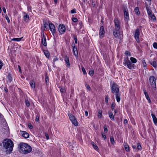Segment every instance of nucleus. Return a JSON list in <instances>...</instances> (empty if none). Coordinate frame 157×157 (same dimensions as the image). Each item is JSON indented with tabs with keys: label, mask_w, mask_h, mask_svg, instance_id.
<instances>
[{
	"label": "nucleus",
	"mask_w": 157,
	"mask_h": 157,
	"mask_svg": "<svg viewBox=\"0 0 157 157\" xmlns=\"http://www.w3.org/2000/svg\"><path fill=\"white\" fill-rule=\"evenodd\" d=\"M45 136L47 140H49V136L47 133H45Z\"/></svg>",
	"instance_id": "53"
},
{
	"label": "nucleus",
	"mask_w": 157,
	"mask_h": 157,
	"mask_svg": "<svg viewBox=\"0 0 157 157\" xmlns=\"http://www.w3.org/2000/svg\"><path fill=\"white\" fill-rule=\"evenodd\" d=\"M44 53L47 58H48L49 57V53L48 51H44Z\"/></svg>",
	"instance_id": "32"
},
{
	"label": "nucleus",
	"mask_w": 157,
	"mask_h": 157,
	"mask_svg": "<svg viewBox=\"0 0 157 157\" xmlns=\"http://www.w3.org/2000/svg\"><path fill=\"white\" fill-rule=\"evenodd\" d=\"M111 90L113 94H115L119 93V89L118 86L114 82H113L112 84H111Z\"/></svg>",
	"instance_id": "5"
},
{
	"label": "nucleus",
	"mask_w": 157,
	"mask_h": 157,
	"mask_svg": "<svg viewBox=\"0 0 157 157\" xmlns=\"http://www.w3.org/2000/svg\"><path fill=\"white\" fill-rule=\"evenodd\" d=\"M85 86H86V89L90 91L91 90V88L90 87V86L88 85H87L86 84V85H85Z\"/></svg>",
	"instance_id": "40"
},
{
	"label": "nucleus",
	"mask_w": 157,
	"mask_h": 157,
	"mask_svg": "<svg viewBox=\"0 0 157 157\" xmlns=\"http://www.w3.org/2000/svg\"><path fill=\"white\" fill-rule=\"evenodd\" d=\"M20 151L23 154H26L30 152L32 150L31 147L26 143H21L19 144Z\"/></svg>",
	"instance_id": "2"
},
{
	"label": "nucleus",
	"mask_w": 157,
	"mask_h": 157,
	"mask_svg": "<svg viewBox=\"0 0 157 157\" xmlns=\"http://www.w3.org/2000/svg\"><path fill=\"white\" fill-rule=\"evenodd\" d=\"M105 33V32L104 27L103 26H101L99 30V35L101 38L103 36Z\"/></svg>",
	"instance_id": "10"
},
{
	"label": "nucleus",
	"mask_w": 157,
	"mask_h": 157,
	"mask_svg": "<svg viewBox=\"0 0 157 157\" xmlns=\"http://www.w3.org/2000/svg\"><path fill=\"white\" fill-rule=\"evenodd\" d=\"M153 46L155 48L157 49V43L155 42L153 44Z\"/></svg>",
	"instance_id": "42"
},
{
	"label": "nucleus",
	"mask_w": 157,
	"mask_h": 157,
	"mask_svg": "<svg viewBox=\"0 0 157 157\" xmlns=\"http://www.w3.org/2000/svg\"><path fill=\"white\" fill-rule=\"evenodd\" d=\"M123 64L129 69L132 70L135 68V65L131 62L128 57L124 58Z\"/></svg>",
	"instance_id": "4"
},
{
	"label": "nucleus",
	"mask_w": 157,
	"mask_h": 157,
	"mask_svg": "<svg viewBox=\"0 0 157 157\" xmlns=\"http://www.w3.org/2000/svg\"><path fill=\"white\" fill-rule=\"evenodd\" d=\"M24 17L23 18L24 20L27 22L29 19V16L27 13H26L25 12H24Z\"/></svg>",
	"instance_id": "15"
},
{
	"label": "nucleus",
	"mask_w": 157,
	"mask_h": 157,
	"mask_svg": "<svg viewBox=\"0 0 157 157\" xmlns=\"http://www.w3.org/2000/svg\"><path fill=\"white\" fill-rule=\"evenodd\" d=\"M3 66V63L0 60V70H1L2 68V67Z\"/></svg>",
	"instance_id": "56"
},
{
	"label": "nucleus",
	"mask_w": 157,
	"mask_h": 157,
	"mask_svg": "<svg viewBox=\"0 0 157 157\" xmlns=\"http://www.w3.org/2000/svg\"><path fill=\"white\" fill-rule=\"evenodd\" d=\"M91 144L92 145L93 147L96 151H98V148L97 145L94 143L93 142H91Z\"/></svg>",
	"instance_id": "21"
},
{
	"label": "nucleus",
	"mask_w": 157,
	"mask_h": 157,
	"mask_svg": "<svg viewBox=\"0 0 157 157\" xmlns=\"http://www.w3.org/2000/svg\"><path fill=\"white\" fill-rule=\"evenodd\" d=\"M3 147L6 150V151H8V153H10L13 151V143L9 139H6L4 140L3 142Z\"/></svg>",
	"instance_id": "1"
},
{
	"label": "nucleus",
	"mask_w": 157,
	"mask_h": 157,
	"mask_svg": "<svg viewBox=\"0 0 157 157\" xmlns=\"http://www.w3.org/2000/svg\"><path fill=\"white\" fill-rule=\"evenodd\" d=\"M124 124L125 125L128 124V121L127 119H125L124 121Z\"/></svg>",
	"instance_id": "45"
},
{
	"label": "nucleus",
	"mask_w": 157,
	"mask_h": 157,
	"mask_svg": "<svg viewBox=\"0 0 157 157\" xmlns=\"http://www.w3.org/2000/svg\"><path fill=\"white\" fill-rule=\"evenodd\" d=\"M151 115L153 118V122L155 124L157 123V118L155 114L153 113L151 114Z\"/></svg>",
	"instance_id": "20"
},
{
	"label": "nucleus",
	"mask_w": 157,
	"mask_h": 157,
	"mask_svg": "<svg viewBox=\"0 0 157 157\" xmlns=\"http://www.w3.org/2000/svg\"><path fill=\"white\" fill-rule=\"evenodd\" d=\"M21 134L22 136L25 138H29V136L28 133L24 131L21 132Z\"/></svg>",
	"instance_id": "14"
},
{
	"label": "nucleus",
	"mask_w": 157,
	"mask_h": 157,
	"mask_svg": "<svg viewBox=\"0 0 157 157\" xmlns=\"http://www.w3.org/2000/svg\"><path fill=\"white\" fill-rule=\"evenodd\" d=\"M58 60V58L57 57H56L54 58V62L55 61H57V60Z\"/></svg>",
	"instance_id": "61"
},
{
	"label": "nucleus",
	"mask_w": 157,
	"mask_h": 157,
	"mask_svg": "<svg viewBox=\"0 0 157 157\" xmlns=\"http://www.w3.org/2000/svg\"><path fill=\"white\" fill-rule=\"evenodd\" d=\"M115 95L116 96V99L117 101V102H119L121 100L120 98V95L121 94H120L119 93L115 94Z\"/></svg>",
	"instance_id": "19"
},
{
	"label": "nucleus",
	"mask_w": 157,
	"mask_h": 157,
	"mask_svg": "<svg viewBox=\"0 0 157 157\" xmlns=\"http://www.w3.org/2000/svg\"><path fill=\"white\" fill-rule=\"evenodd\" d=\"M140 35V30L139 29H136L135 31L134 34V37L138 42L140 41L139 36Z\"/></svg>",
	"instance_id": "8"
},
{
	"label": "nucleus",
	"mask_w": 157,
	"mask_h": 157,
	"mask_svg": "<svg viewBox=\"0 0 157 157\" xmlns=\"http://www.w3.org/2000/svg\"><path fill=\"white\" fill-rule=\"evenodd\" d=\"M94 71L93 70H90L89 72V74L91 75L94 74Z\"/></svg>",
	"instance_id": "51"
},
{
	"label": "nucleus",
	"mask_w": 157,
	"mask_h": 157,
	"mask_svg": "<svg viewBox=\"0 0 157 157\" xmlns=\"http://www.w3.org/2000/svg\"><path fill=\"white\" fill-rule=\"evenodd\" d=\"M7 78L8 80L10 81V82H11L12 80V78L11 75L10 74H9L7 76Z\"/></svg>",
	"instance_id": "33"
},
{
	"label": "nucleus",
	"mask_w": 157,
	"mask_h": 157,
	"mask_svg": "<svg viewBox=\"0 0 157 157\" xmlns=\"http://www.w3.org/2000/svg\"><path fill=\"white\" fill-rule=\"evenodd\" d=\"M101 135L102 138H103L104 140H105L106 138V136L105 135H104L102 133H101Z\"/></svg>",
	"instance_id": "55"
},
{
	"label": "nucleus",
	"mask_w": 157,
	"mask_h": 157,
	"mask_svg": "<svg viewBox=\"0 0 157 157\" xmlns=\"http://www.w3.org/2000/svg\"><path fill=\"white\" fill-rule=\"evenodd\" d=\"M115 103H112L111 104V108L113 109L115 107Z\"/></svg>",
	"instance_id": "47"
},
{
	"label": "nucleus",
	"mask_w": 157,
	"mask_h": 157,
	"mask_svg": "<svg viewBox=\"0 0 157 157\" xmlns=\"http://www.w3.org/2000/svg\"><path fill=\"white\" fill-rule=\"evenodd\" d=\"M109 115L110 118L113 121L114 120V116L113 113L112 112H109Z\"/></svg>",
	"instance_id": "23"
},
{
	"label": "nucleus",
	"mask_w": 157,
	"mask_h": 157,
	"mask_svg": "<svg viewBox=\"0 0 157 157\" xmlns=\"http://www.w3.org/2000/svg\"><path fill=\"white\" fill-rule=\"evenodd\" d=\"M3 11L4 13H6V10L5 7H3L2 8Z\"/></svg>",
	"instance_id": "59"
},
{
	"label": "nucleus",
	"mask_w": 157,
	"mask_h": 157,
	"mask_svg": "<svg viewBox=\"0 0 157 157\" xmlns=\"http://www.w3.org/2000/svg\"><path fill=\"white\" fill-rule=\"evenodd\" d=\"M124 16L125 19L126 20H128L129 18L128 16V10H127V9H125L124 8Z\"/></svg>",
	"instance_id": "12"
},
{
	"label": "nucleus",
	"mask_w": 157,
	"mask_h": 157,
	"mask_svg": "<svg viewBox=\"0 0 157 157\" xmlns=\"http://www.w3.org/2000/svg\"><path fill=\"white\" fill-rule=\"evenodd\" d=\"M29 128H33V126L32 125H29Z\"/></svg>",
	"instance_id": "62"
},
{
	"label": "nucleus",
	"mask_w": 157,
	"mask_h": 157,
	"mask_svg": "<svg viewBox=\"0 0 157 157\" xmlns=\"http://www.w3.org/2000/svg\"><path fill=\"white\" fill-rule=\"evenodd\" d=\"M49 29L52 32L53 34L54 35V34L56 33V30L55 25L52 23H50L49 24Z\"/></svg>",
	"instance_id": "9"
},
{
	"label": "nucleus",
	"mask_w": 157,
	"mask_h": 157,
	"mask_svg": "<svg viewBox=\"0 0 157 157\" xmlns=\"http://www.w3.org/2000/svg\"><path fill=\"white\" fill-rule=\"evenodd\" d=\"M60 91L62 93H64L65 92V89L63 88L59 87Z\"/></svg>",
	"instance_id": "38"
},
{
	"label": "nucleus",
	"mask_w": 157,
	"mask_h": 157,
	"mask_svg": "<svg viewBox=\"0 0 157 157\" xmlns=\"http://www.w3.org/2000/svg\"><path fill=\"white\" fill-rule=\"evenodd\" d=\"M39 117L38 116H36V117L35 121L36 122H38L39 121Z\"/></svg>",
	"instance_id": "57"
},
{
	"label": "nucleus",
	"mask_w": 157,
	"mask_h": 157,
	"mask_svg": "<svg viewBox=\"0 0 157 157\" xmlns=\"http://www.w3.org/2000/svg\"><path fill=\"white\" fill-rule=\"evenodd\" d=\"M58 30L61 34H63L65 32L66 28L64 25L63 24H60L58 28Z\"/></svg>",
	"instance_id": "7"
},
{
	"label": "nucleus",
	"mask_w": 157,
	"mask_h": 157,
	"mask_svg": "<svg viewBox=\"0 0 157 157\" xmlns=\"http://www.w3.org/2000/svg\"><path fill=\"white\" fill-rule=\"evenodd\" d=\"M125 149L127 151H130L129 147L128 145L127 144H125L124 146Z\"/></svg>",
	"instance_id": "30"
},
{
	"label": "nucleus",
	"mask_w": 157,
	"mask_h": 157,
	"mask_svg": "<svg viewBox=\"0 0 157 157\" xmlns=\"http://www.w3.org/2000/svg\"><path fill=\"white\" fill-rule=\"evenodd\" d=\"M41 40L43 45L44 46H47L46 39L45 36L44 34L42 36V39Z\"/></svg>",
	"instance_id": "11"
},
{
	"label": "nucleus",
	"mask_w": 157,
	"mask_h": 157,
	"mask_svg": "<svg viewBox=\"0 0 157 157\" xmlns=\"http://www.w3.org/2000/svg\"><path fill=\"white\" fill-rule=\"evenodd\" d=\"M22 38V37L13 38L11 39V40L14 41H20L21 40Z\"/></svg>",
	"instance_id": "27"
},
{
	"label": "nucleus",
	"mask_w": 157,
	"mask_h": 157,
	"mask_svg": "<svg viewBox=\"0 0 157 157\" xmlns=\"http://www.w3.org/2000/svg\"><path fill=\"white\" fill-rule=\"evenodd\" d=\"M115 24V31L113 32V33L115 37L118 36L120 33V24L119 20L117 18L114 19Z\"/></svg>",
	"instance_id": "3"
},
{
	"label": "nucleus",
	"mask_w": 157,
	"mask_h": 157,
	"mask_svg": "<svg viewBox=\"0 0 157 157\" xmlns=\"http://www.w3.org/2000/svg\"><path fill=\"white\" fill-rule=\"evenodd\" d=\"M64 60L67 64V67H69L70 66L69 60L68 57L67 56H65Z\"/></svg>",
	"instance_id": "16"
},
{
	"label": "nucleus",
	"mask_w": 157,
	"mask_h": 157,
	"mask_svg": "<svg viewBox=\"0 0 157 157\" xmlns=\"http://www.w3.org/2000/svg\"><path fill=\"white\" fill-rule=\"evenodd\" d=\"M132 147L134 149L136 148V146H135V145H133L132 146Z\"/></svg>",
	"instance_id": "63"
},
{
	"label": "nucleus",
	"mask_w": 157,
	"mask_h": 157,
	"mask_svg": "<svg viewBox=\"0 0 157 157\" xmlns=\"http://www.w3.org/2000/svg\"><path fill=\"white\" fill-rule=\"evenodd\" d=\"M49 26V25L47 23H45L44 24V29H47L48 26Z\"/></svg>",
	"instance_id": "44"
},
{
	"label": "nucleus",
	"mask_w": 157,
	"mask_h": 157,
	"mask_svg": "<svg viewBox=\"0 0 157 157\" xmlns=\"http://www.w3.org/2000/svg\"><path fill=\"white\" fill-rule=\"evenodd\" d=\"M68 115L71 121L75 119V117L72 115L70 113L68 114Z\"/></svg>",
	"instance_id": "24"
},
{
	"label": "nucleus",
	"mask_w": 157,
	"mask_h": 157,
	"mask_svg": "<svg viewBox=\"0 0 157 157\" xmlns=\"http://www.w3.org/2000/svg\"><path fill=\"white\" fill-rule=\"evenodd\" d=\"M130 60L131 61V62L133 64L136 63V62H137L136 59L134 57H131L130 58Z\"/></svg>",
	"instance_id": "25"
},
{
	"label": "nucleus",
	"mask_w": 157,
	"mask_h": 157,
	"mask_svg": "<svg viewBox=\"0 0 157 157\" xmlns=\"http://www.w3.org/2000/svg\"><path fill=\"white\" fill-rule=\"evenodd\" d=\"M82 72L84 75H86V71L84 67H82Z\"/></svg>",
	"instance_id": "41"
},
{
	"label": "nucleus",
	"mask_w": 157,
	"mask_h": 157,
	"mask_svg": "<svg viewBox=\"0 0 157 157\" xmlns=\"http://www.w3.org/2000/svg\"><path fill=\"white\" fill-rule=\"evenodd\" d=\"M145 6L146 10H147V14L149 16H150V15L152 13V12L151 11V9L150 7L147 4H146Z\"/></svg>",
	"instance_id": "13"
},
{
	"label": "nucleus",
	"mask_w": 157,
	"mask_h": 157,
	"mask_svg": "<svg viewBox=\"0 0 157 157\" xmlns=\"http://www.w3.org/2000/svg\"><path fill=\"white\" fill-rule=\"evenodd\" d=\"M18 69H19V70L20 71H21V67H20L19 66H18Z\"/></svg>",
	"instance_id": "64"
},
{
	"label": "nucleus",
	"mask_w": 157,
	"mask_h": 157,
	"mask_svg": "<svg viewBox=\"0 0 157 157\" xmlns=\"http://www.w3.org/2000/svg\"><path fill=\"white\" fill-rule=\"evenodd\" d=\"M137 149L139 150H141L142 149L141 146V145L139 144L138 143L137 144Z\"/></svg>",
	"instance_id": "36"
},
{
	"label": "nucleus",
	"mask_w": 157,
	"mask_h": 157,
	"mask_svg": "<svg viewBox=\"0 0 157 157\" xmlns=\"http://www.w3.org/2000/svg\"><path fill=\"white\" fill-rule=\"evenodd\" d=\"M72 124L75 126H77L78 125V123L76 119H74L73 120L71 121Z\"/></svg>",
	"instance_id": "26"
},
{
	"label": "nucleus",
	"mask_w": 157,
	"mask_h": 157,
	"mask_svg": "<svg viewBox=\"0 0 157 157\" xmlns=\"http://www.w3.org/2000/svg\"><path fill=\"white\" fill-rule=\"evenodd\" d=\"M151 64L154 67H156L157 66L156 63L155 61H153L152 62H150Z\"/></svg>",
	"instance_id": "31"
},
{
	"label": "nucleus",
	"mask_w": 157,
	"mask_h": 157,
	"mask_svg": "<svg viewBox=\"0 0 157 157\" xmlns=\"http://www.w3.org/2000/svg\"><path fill=\"white\" fill-rule=\"evenodd\" d=\"M125 55H127L128 56H131L130 52L127 51L125 52Z\"/></svg>",
	"instance_id": "49"
},
{
	"label": "nucleus",
	"mask_w": 157,
	"mask_h": 157,
	"mask_svg": "<svg viewBox=\"0 0 157 157\" xmlns=\"http://www.w3.org/2000/svg\"><path fill=\"white\" fill-rule=\"evenodd\" d=\"M85 115L86 116H88V112L87 111H85Z\"/></svg>",
	"instance_id": "60"
},
{
	"label": "nucleus",
	"mask_w": 157,
	"mask_h": 157,
	"mask_svg": "<svg viewBox=\"0 0 157 157\" xmlns=\"http://www.w3.org/2000/svg\"><path fill=\"white\" fill-rule=\"evenodd\" d=\"M104 132L105 133H107L108 132V129L107 127H104Z\"/></svg>",
	"instance_id": "52"
},
{
	"label": "nucleus",
	"mask_w": 157,
	"mask_h": 157,
	"mask_svg": "<svg viewBox=\"0 0 157 157\" xmlns=\"http://www.w3.org/2000/svg\"><path fill=\"white\" fill-rule=\"evenodd\" d=\"M45 82L46 83L48 82V77H46L45 78Z\"/></svg>",
	"instance_id": "58"
},
{
	"label": "nucleus",
	"mask_w": 157,
	"mask_h": 157,
	"mask_svg": "<svg viewBox=\"0 0 157 157\" xmlns=\"http://www.w3.org/2000/svg\"><path fill=\"white\" fill-rule=\"evenodd\" d=\"M109 97L108 96H106L105 97V102L106 103H107L108 102Z\"/></svg>",
	"instance_id": "46"
},
{
	"label": "nucleus",
	"mask_w": 157,
	"mask_h": 157,
	"mask_svg": "<svg viewBox=\"0 0 157 157\" xmlns=\"http://www.w3.org/2000/svg\"><path fill=\"white\" fill-rule=\"evenodd\" d=\"M73 51L74 54L75 56H76L78 55V51L76 47L75 46H74L73 48Z\"/></svg>",
	"instance_id": "18"
},
{
	"label": "nucleus",
	"mask_w": 157,
	"mask_h": 157,
	"mask_svg": "<svg viewBox=\"0 0 157 157\" xmlns=\"http://www.w3.org/2000/svg\"><path fill=\"white\" fill-rule=\"evenodd\" d=\"M74 39L75 41V43L77 44V39L76 36H74Z\"/></svg>",
	"instance_id": "54"
},
{
	"label": "nucleus",
	"mask_w": 157,
	"mask_h": 157,
	"mask_svg": "<svg viewBox=\"0 0 157 157\" xmlns=\"http://www.w3.org/2000/svg\"><path fill=\"white\" fill-rule=\"evenodd\" d=\"M135 12L138 15H139L140 14V12L139 8L138 7H137L135 8Z\"/></svg>",
	"instance_id": "28"
},
{
	"label": "nucleus",
	"mask_w": 157,
	"mask_h": 157,
	"mask_svg": "<svg viewBox=\"0 0 157 157\" xmlns=\"http://www.w3.org/2000/svg\"><path fill=\"white\" fill-rule=\"evenodd\" d=\"M76 13V10L75 9H73L71 11V13Z\"/></svg>",
	"instance_id": "48"
},
{
	"label": "nucleus",
	"mask_w": 157,
	"mask_h": 157,
	"mask_svg": "<svg viewBox=\"0 0 157 157\" xmlns=\"http://www.w3.org/2000/svg\"><path fill=\"white\" fill-rule=\"evenodd\" d=\"M6 20L8 22V23H10V19L9 18V17L6 15Z\"/></svg>",
	"instance_id": "50"
},
{
	"label": "nucleus",
	"mask_w": 157,
	"mask_h": 157,
	"mask_svg": "<svg viewBox=\"0 0 157 157\" xmlns=\"http://www.w3.org/2000/svg\"><path fill=\"white\" fill-rule=\"evenodd\" d=\"M30 85L32 88L34 89L35 87V83L33 80L31 81L30 83Z\"/></svg>",
	"instance_id": "22"
},
{
	"label": "nucleus",
	"mask_w": 157,
	"mask_h": 157,
	"mask_svg": "<svg viewBox=\"0 0 157 157\" xmlns=\"http://www.w3.org/2000/svg\"><path fill=\"white\" fill-rule=\"evenodd\" d=\"M25 103L27 106L29 107L30 106V103L28 100H25Z\"/></svg>",
	"instance_id": "37"
},
{
	"label": "nucleus",
	"mask_w": 157,
	"mask_h": 157,
	"mask_svg": "<svg viewBox=\"0 0 157 157\" xmlns=\"http://www.w3.org/2000/svg\"><path fill=\"white\" fill-rule=\"evenodd\" d=\"M144 93L145 95V97H146L147 100L148 101L149 103L151 102V100L150 98L149 97V95L147 92L145 90L144 91Z\"/></svg>",
	"instance_id": "17"
},
{
	"label": "nucleus",
	"mask_w": 157,
	"mask_h": 157,
	"mask_svg": "<svg viewBox=\"0 0 157 157\" xmlns=\"http://www.w3.org/2000/svg\"><path fill=\"white\" fill-rule=\"evenodd\" d=\"M149 16L150 17L151 19L153 21H155L156 20V17L153 14H152V13H151V14H150V16Z\"/></svg>",
	"instance_id": "29"
},
{
	"label": "nucleus",
	"mask_w": 157,
	"mask_h": 157,
	"mask_svg": "<svg viewBox=\"0 0 157 157\" xmlns=\"http://www.w3.org/2000/svg\"><path fill=\"white\" fill-rule=\"evenodd\" d=\"M98 117L99 118H101L102 116V111L100 110L98 111Z\"/></svg>",
	"instance_id": "34"
},
{
	"label": "nucleus",
	"mask_w": 157,
	"mask_h": 157,
	"mask_svg": "<svg viewBox=\"0 0 157 157\" xmlns=\"http://www.w3.org/2000/svg\"><path fill=\"white\" fill-rule=\"evenodd\" d=\"M142 63H143V66L144 67H146V66H147V64H146V63L145 60L143 59L142 61Z\"/></svg>",
	"instance_id": "39"
},
{
	"label": "nucleus",
	"mask_w": 157,
	"mask_h": 157,
	"mask_svg": "<svg viewBox=\"0 0 157 157\" xmlns=\"http://www.w3.org/2000/svg\"><path fill=\"white\" fill-rule=\"evenodd\" d=\"M149 80L152 88L154 90H155L156 89L155 78L153 76H151L149 77Z\"/></svg>",
	"instance_id": "6"
},
{
	"label": "nucleus",
	"mask_w": 157,
	"mask_h": 157,
	"mask_svg": "<svg viewBox=\"0 0 157 157\" xmlns=\"http://www.w3.org/2000/svg\"><path fill=\"white\" fill-rule=\"evenodd\" d=\"M110 141L111 143L112 144H114L115 143V141L113 137H110Z\"/></svg>",
	"instance_id": "35"
},
{
	"label": "nucleus",
	"mask_w": 157,
	"mask_h": 157,
	"mask_svg": "<svg viewBox=\"0 0 157 157\" xmlns=\"http://www.w3.org/2000/svg\"><path fill=\"white\" fill-rule=\"evenodd\" d=\"M72 21L74 22H76L78 21V19L77 18L75 17H73L72 18Z\"/></svg>",
	"instance_id": "43"
}]
</instances>
